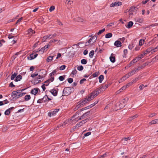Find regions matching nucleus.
<instances>
[{
  "label": "nucleus",
  "mask_w": 158,
  "mask_h": 158,
  "mask_svg": "<svg viewBox=\"0 0 158 158\" xmlns=\"http://www.w3.org/2000/svg\"><path fill=\"white\" fill-rule=\"evenodd\" d=\"M99 82L100 83H101L102 82V81L104 79V76L102 75H101L99 77Z\"/></svg>",
  "instance_id": "nucleus-37"
},
{
  "label": "nucleus",
  "mask_w": 158,
  "mask_h": 158,
  "mask_svg": "<svg viewBox=\"0 0 158 158\" xmlns=\"http://www.w3.org/2000/svg\"><path fill=\"white\" fill-rule=\"evenodd\" d=\"M89 112H87L86 113L84 114L81 117H80V119L81 120L85 118L89 115Z\"/></svg>",
  "instance_id": "nucleus-13"
},
{
  "label": "nucleus",
  "mask_w": 158,
  "mask_h": 158,
  "mask_svg": "<svg viewBox=\"0 0 158 158\" xmlns=\"http://www.w3.org/2000/svg\"><path fill=\"white\" fill-rule=\"evenodd\" d=\"M101 91L100 89H95L92 94H90L89 96H94V98L95 96H97L99 94V92Z\"/></svg>",
  "instance_id": "nucleus-9"
},
{
  "label": "nucleus",
  "mask_w": 158,
  "mask_h": 158,
  "mask_svg": "<svg viewBox=\"0 0 158 158\" xmlns=\"http://www.w3.org/2000/svg\"><path fill=\"white\" fill-rule=\"evenodd\" d=\"M52 35L51 34H49L47 35H45L43 37V40H44V41H43V42H44L45 40L47 39H50L52 38V36H51Z\"/></svg>",
  "instance_id": "nucleus-15"
},
{
  "label": "nucleus",
  "mask_w": 158,
  "mask_h": 158,
  "mask_svg": "<svg viewBox=\"0 0 158 158\" xmlns=\"http://www.w3.org/2000/svg\"><path fill=\"white\" fill-rule=\"evenodd\" d=\"M72 89L69 87L65 88L63 90V95L68 96L69 95L71 92Z\"/></svg>",
  "instance_id": "nucleus-5"
},
{
  "label": "nucleus",
  "mask_w": 158,
  "mask_h": 158,
  "mask_svg": "<svg viewBox=\"0 0 158 158\" xmlns=\"http://www.w3.org/2000/svg\"><path fill=\"white\" fill-rule=\"evenodd\" d=\"M31 98V97L30 95H26L24 97V99L26 101H28Z\"/></svg>",
  "instance_id": "nucleus-36"
},
{
  "label": "nucleus",
  "mask_w": 158,
  "mask_h": 158,
  "mask_svg": "<svg viewBox=\"0 0 158 158\" xmlns=\"http://www.w3.org/2000/svg\"><path fill=\"white\" fill-rule=\"evenodd\" d=\"M38 74V73L35 72L33 73H32L31 75V77H34L36 76H37Z\"/></svg>",
  "instance_id": "nucleus-46"
},
{
  "label": "nucleus",
  "mask_w": 158,
  "mask_h": 158,
  "mask_svg": "<svg viewBox=\"0 0 158 158\" xmlns=\"http://www.w3.org/2000/svg\"><path fill=\"white\" fill-rule=\"evenodd\" d=\"M77 69L79 71L82 70L83 69V67L82 65L79 66L77 67Z\"/></svg>",
  "instance_id": "nucleus-49"
},
{
  "label": "nucleus",
  "mask_w": 158,
  "mask_h": 158,
  "mask_svg": "<svg viewBox=\"0 0 158 158\" xmlns=\"http://www.w3.org/2000/svg\"><path fill=\"white\" fill-rule=\"evenodd\" d=\"M131 139V138L130 137H125V138H123L122 139V141H127L128 140H130V139Z\"/></svg>",
  "instance_id": "nucleus-45"
},
{
  "label": "nucleus",
  "mask_w": 158,
  "mask_h": 158,
  "mask_svg": "<svg viewBox=\"0 0 158 158\" xmlns=\"http://www.w3.org/2000/svg\"><path fill=\"white\" fill-rule=\"evenodd\" d=\"M134 62L132 60L131 61L130 63L127 65L125 68V69H127L130 68L131 65L134 64Z\"/></svg>",
  "instance_id": "nucleus-23"
},
{
  "label": "nucleus",
  "mask_w": 158,
  "mask_h": 158,
  "mask_svg": "<svg viewBox=\"0 0 158 158\" xmlns=\"http://www.w3.org/2000/svg\"><path fill=\"white\" fill-rule=\"evenodd\" d=\"M75 20L79 22H83L84 21V19H83L79 17L76 18Z\"/></svg>",
  "instance_id": "nucleus-35"
},
{
  "label": "nucleus",
  "mask_w": 158,
  "mask_h": 158,
  "mask_svg": "<svg viewBox=\"0 0 158 158\" xmlns=\"http://www.w3.org/2000/svg\"><path fill=\"white\" fill-rule=\"evenodd\" d=\"M45 73L43 75L40 74L36 78L35 80V81L36 83H38L40 81H41L40 79L44 78L45 76Z\"/></svg>",
  "instance_id": "nucleus-11"
},
{
  "label": "nucleus",
  "mask_w": 158,
  "mask_h": 158,
  "mask_svg": "<svg viewBox=\"0 0 158 158\" xmlns=\"http://www.w3.org/2000/svg\"><path fill=\"white\" fill-rule=\"evenodd\" d=\"M156 113H152L150 114L149 116V117H152L155 115H156Z\"/></svg>",
  "instance_id": "nucleus-60"
},
{
  "label": "nucleus",
  "mask_w": 158,
  "mask_h": 158,
  "mask_svg": "<svg viewBox=\"0 0 158 158\" xmlns=\"http://www.w3.org/2000/svg\"><path fill=\"white\" fill-rule=\"evenodd\" d=\"M2 102H3V105L8 103L9 102V101L7 99L3 101Z\"/></svg>",
  "instance_id": "nucleus-64"
},
{
  "label": "nucleus",
  "mask_w": 158,
  "mask_h": 158,
  "mask_svg": "<svg viewBox=\"0 0 158 158\" xmlns=\"http://www.w3.org/2000/svg\"><path fill=\"white\" fill-rule=\"evenodd\" d=\"M112 34L111 33H109L106 34L105 37L106 38H108L111 37L112 36Z\"/></svg>",
  "instance_id": "nucleus-42"
},
{
  "label": "nucleus",
  "mask_w": 158,
  "mask_h": 158,
  "mask_svg": "<svg viewBox=\"0 0 158 158\" xmlns=\"http://www.w3.org/2000/svg\"><path fill=\"white\" fill-rule=\"evenodd\" d=\"M39 91H40V89L38 88H36L32 89L31 92L32 94L35 95L38 93Z\"/></svg>",
  "instance_id": "nucleus-14"
},
{
  "label": "nucleus",
  "mask_w": 158,
  "mask_h": 158,
  "mask_svg": "<svg viewBox=\"0 0 158 158\" xmlns=\"http://www.w3.org/2000/svg\"><path fill=\"white\" fill-rule=\"evenodd\" d=\"M34 33H35V31L32 30L31 28L29 29L28 30L27 33L30 35H31Z\"/></svg>",
  "instance_id": "nucleus-21"
},
{
  "label": "nucleus",
  "mask_w": 158,
  "mask_h": 158,
  "mask_svg": "<svg viewBox=\"0 0 158 158\" xmlns=\"http://www.w3.org/2000/svg\"><path fill=\"white\" fill-rule=\"evenodd\" d=\"M44 97L42 98L39 99L38 100L37 102L38 103H41L43 102H44L45 100H44Z\"/></svg>",
  "instance_id": "nucleus-30"
},
{
  "label": "nucleus",
  "mask_w": 158,
  "mask_h": 158,
  "mask_svg": "<svg viewBox=\"0 0 158 158\" xmlns=\"http://www.w3.org/2000/svg\"><path fill=\"white\" fill-rule=\"evenodd\" d=\"M131 76L129 74V73H128L125 75L121 79V80H122V81H124Z\"/></svg>",
  "instance_id": "nucleus-22"
},
{
  "label": "nucleus",
  "mask_w": 158,
  "mask_h": 158,
  "mask_svg": "<svg viewBox=\"0 0 158 158\" xmlns=\"http://www.w3.org/2000/svg\"><path fill=\"white\" fill-rule=\"evenodd\" d=\"M140 59H139V58L138 57H136L135 59H133L132 60V61L134 62V63L136 62L137 61H138Z\"/></svg>",
  "instance_id": "nucleus-52"
},
{
  "label": "nucleus",
  "mask_w": 158,
  "mask_h": 158,
  "mask_svg": "<svg viewBox=\"0 0 158 158\" xmlns=\"http://www.w3.org/2000/svg\"><path fill=\"white\" fill-rule=\"evenodd\" d=\"M99 74L98 72H96L95 73L93 74L92 76L93 77H97Z\"/></svg>",
  "instance_id": "nucleus-56"
},
{
  "label": "nucleus",
  "mask_w": 158,
  "mask_h": 158,
  "mask_svg": "<svg viewBox=\"0 0 158 158\" xmlns=\"http://www.w3.org/2000/svg\"><path fill=\"white\" fill-rule=\"evenodd\" d=\"M68 123H71V120H70V119L66 120L64 122V125H66Z\"/></svg>",
  "instance_id": "nucleus-34"
},
{
  "label": "nucleus",
  "mask_w": 158,
  "mask_h": 158,
  "mask_svg": "<svg viewBox=\"0 0 158 158\" xmlns=\"http://www.w3.org/2000/svg\"><path fill=\"white\" fill-rule=\"evenodd\" d=\"M122 2H116L111 4L110 5V6L111 7L118 6L122 5Z\"/></svg>",
  "instance_id": "nucleus-6"
},
{
  "label": "nucleus",
  "mask_w": 158,
  "mask_h": 158,
  "mask_svg": "<svg viewBox=\"0 0 158 158\" xmlns=\"http://www.w3.org/2000/svg\"><path fill=\"white\" fill-rule=\"evenodd\" d=\"M97 38V35H95L92 38H90L88 42L85 43V46H88L92 45L94 43L96 42Z\"/></svg>",
  "instance_id": "nucleus-1"
},
{
  "label": "nucleus",
  "mask_w": 158,
  "mask_h": 158,
  "mask_svg": "<svg viewBox=\"0 0 158 158\" xmlns=\"http://www.w3.org/2000/svg\"><path fill=\"white\" fill-rule=\"evenodd\" d=\"M135 20L137 22L140 23H142L143 21V18L139 17L135 18Z\"/></svg>",
  "instance_id": "nucleus-18"
},
{
  "label": "nucleus",
  "mask_w": 158,
  "mask_h": 158,
  "mask_svg": "<svg viewBox=\"0 0 158 158\" xmlns=\"http://www.w3.org/2000/svg\"><path fill=\"white\" fill-rule=\"evenodd\" d=\"M138 116V115L136 114L132 116L131 117L128 118V120L129 121H131L132 119L136 118Z\"/></svg>",
  "instance_id": "nucleus-28"
},
{
  "label": "nucleus",
  "mask_w": 158,
  "mask_h": 158,
  "mask_svg": "<svg viewBox=\"0 0 158 158\" xmlns=\"http://www.w3.org/2000/svg\"><path fill=\"white\" fill-rule=\"evenodd\" d=\"M158 50V45L155 48H153V47H152V53H154L155 52H156Z\"/></svg>",
  "instance_id": "nucleus-43"
},
{
  "label": "nucleus",
  "mask_w": 158,
  "mask_h": 158,
  "mask_svg": "<svg viewBox=\"0 0 158 158\" xmlns=\"http://www.w3.org/2000/svg\"><path fill=\"white\" fill-rule=\"evenodd\" d=\"M57 72V71L55 69L53 70L52 73L50 74V76L53 77V76L55 75V74Z\"/></svg>",
  "instance_id": "nucleus-41"
},
{
  "label": "nucleus",
  "mask_w": 158,
  "mask_h": 158,
  "mask_svg": "<svg viewBox=\"0 0 158 158\" xmlns=\"http://www.w3.org/2000/svg\"><path fill=\"white\" fill-rule=\"evenodd\" d=\"M59 79L60 81H63L64 80V78L63 76H60L59 77Z\"/></svg>",
  "instance_id": "nucleus-61"
},
{
  "label": "nucleus",
  "mask_w": 158,
  "mask_h": 158,
  "mask_svg": "<svg viewBox=\"0 0 158 158\" xmlns=\"http://www.w3.org/2000/svg\"><path fill=\"white\" fill-rule=\"evenodd\" d=\"M10 110L9 109H7L5 112V114L6 115H9L10 113Z\"/></svg>",
  "instance_id": "nucleus-44"
},
{
  "label": "nucleus",
  "mask_w": 158,
  "mask_h": 158,
  "mask_svg": "<svg viewBox=\"0 0 158 158\" xmlns=\"http://www.w3.org/2000/svg\"><path fill=\"white\" fill-rule=\"evenodd\" d=\"M38 54L37 53H32L30 55L27 57V59L29 60H32L38 56Z\"/></svg>",
  "instance_id": "nucleus-12"
},
{
  "label": "nucleus",
  "mask_w": 158,
  "mask_h": 158,
  "mask_svg": "<svg viewBox=\"0 0 158 158\" xmlns=\"http://www.w3.org/2000/svg\"><path fill=\"white\" fill-rule=\"evenodd\" d=\"M87 61L85 59H83L81 60V63L83 64H85L87 63Z\"/></svg>",
  "instance_id": "nucleus-48"
},
{
  "label": "nucleus",
  "mask_w": 158,
  "mask_h": 158,
  "mask_svg": "<svg viewBox=\"0 0 158 158\" xmlns=\"http://www.w3.org/2000/svg\"><path fill=\"white\" fill-rule=\"evenodd\" d=\"M55 6H51L49 8V11L50 12H52L55 9Z\"/></svg>",
  "instance_id": "nucleus-53"
},
{
  "label": "nucleus",
  "mask_w": 158,
  "mask_h": 158,
  "mask_svg": "<svg viewBox=\"0 0 158 158\" xmlns=\"http://www.w3.org/2000/svg\"><path fill=\"white\" fill-rule=\"evenodd\" d=\"M50 92L54 96H56L57 95V91L56 89H52L50 91Z\"/></svg>",
  "instance_id": "nucleus-19"
},
{
  "label": "nucleus",
  "mask_w": 158,
  "mask_h": 158,
  "mask_svg": "<svg viewBox=\"0 0 158 158\" xmlns=\"http://www.w3.org/2000/svg\"><path fill=\"white\" fill-rule=\"evenodd\" d=\"M23 17H21L19 18L16 22V24H17L18 23H19L21 22L22 20H23Z\"/></svg>",
  "instance_id": "nucleus-58"
},
{
  "label": "nucleus",
  "mask_w": 158,
  "mask_h": 158,
  "mask_svg": "<svg viewBox=\"0 0 158 158\" xmlns=\"http://www.w3.org/2000/svg\"><path fill=\"white\" fill-rule=\"evenodd\" d=\"M86 81V79L85 78H83L80 81V84H82L84 82Z\"/></svg>",
  "instance_id": "nucleus-55"
},
{
  "label": "nucleus",
  "mask_w": 158,
  "mask_h": 158,
  "mask_svg": "<svg viewBox=\"0 0 158 158\" xmlns=\"http://www.w3.org/2000/svg\"><path fill=\"white\" fill-rule=\"evenodd\" d=\"M68 81L69 83H71L73 81V79L71 78H70L68 79Z\"/></svg>",
  "instance_id": "nucleus-57"
},
{
  "label": "nucleus",
  "mask_w": 158,
  "mask_h": 158,
  "mask_svg": "<svg viewBox=\"0 0 158 158\" xmlns=\"http://www.w3.org/2000/svg\"><path fill=\"white\" fill-rule=\"evenodd\" d=\"M54 56H49L47 59V61L49 62L53 60Z\"/></svg>",
  "instance_id": "nucleus-33"
},
{
  "label": "nucleus",
  "mask_w": 158,
  "mask_h": 158,
  "mask_svg": "<svg viewBox=\"0 0 158 158\" xmlns=\"http://www.w3.org/2000/svg\"><path fill=\"white\" fill-rule=\"evenodd\" d=\"M76 106L75 108V109L76 110L78 108H80V107H82L83 106L81 104V103L80 101L77 103V104L76 105Z\"/></svg>",
  "instance_id": "nucleus-26"
},
{
  "label": "nucleus",
  "mask_w": 158,
  "mask_h": 158,
  "mask_svg": "<svg viewBox=\"0 0 158 158\" xmlns=\"http://www.w3.org/2000/svg\"><path fill=\"white\" fill-rule=\"evenodd\" d=\"M59 111V109H56L48 113V115L49 116H53L55 115L56 113Z\"/></svg>",
  "instance_id": "nucleus-7"
},
{
  "label": "nucleus",
  "mask_w": 158,
  "mask_h": 158,
  "mask_svg": "<svg viewBox=\"0 0 158 158\" xmlns=\"http://www.w3.org/2000/svg\"><path fill=\"white\" fill-rule=\"evenodd\" d=\"M121 42L119 41H116L115 43H114V45L116 46L117 47H121Z\"/></svg>",
  "instance_id": "nucleus-20"
},
{
  "label": "nucleus",
  "mask_w": 158,
  "mask_h": 158,
  "mask_svg": "<svg viewBox=\"0 0 158 158\" xmlns=\"http://www.w3.org/2000/svg\"><path fill=\"white\" fill-rule=\"evenodd\" d=\"M133 24V22L132 21H130L128 22L127 27L128 28H131Z\"/></svg>",
  "instance_id": "nucleus-31"
},
{
  "label": "nucleus",
  "mask_w": 158,
  "mask_h": 158,
  "mask_svg": "<svg viewBox=\"0 0 158 158\" xmlns=\"http://www.w3.org/2000/svg\"><path fill=\"white\" fill-rule=\"evenodd\" d=\"M144 43V40L140 39L139 42V45L140 46H142Z\"/></svg>",
  "instance_id": "nucleus-29"
},
{
  "label": "nucleus",
  "mask_w": 158,
  "mask_h": 158,
  "mask_svg": "<svg viewBox=\"0 0 158 158\" xmlns=\"http://www.w3.org/2000/svg\"><path fill=\"white\" fill-rule=\"evenodd\" d=\"M44 48H42L40 49L39 50V52L40 53H43L44 51H45Z\"/></svg>",
  "instance_id": "nucleus-54"
},
{
  "label": "nucleus",
  "mask_w": 158,
  "mask_h": 158,
  "mask_svg": "<svg viewBox=\"0 0 158 158\" xmlns=\"http://www.w3.org/2000/svg\"><path fill=\"white\" fill-rule=\"evenodd\" d=\"M24 90V89H22L21 90H18L16 91H14L12 93V96H15V97L16 98H18L19 97H18L17 96L19 94H20V93H21V92L23 91Z\"/></svg>",
  "instance_id": "nucleus-8"
},
{
  "label": "nucleus",
  "mask_w": 158,
  "mask_h": 158,
  "mask_svg": "<svg viewBox=\"0 0 158 158\" xmlns=\"http://www.w3.org/2000/svg\"><path fill=\"white\" fill-rule=\"evenodd\" d=\"M77 73V71L76 69H74V70H73L71 74H73V75H75Z\"/></svg>",
  "instance_id": "nucleus-63"
},
{
  "label": "nucleus",
  "mask_w": 158,
  "mask_h": 158,
  "mask_svg": "<svg viewBox=\"0 0 158 158\" xmlns=\"http://www.w3.org/2000/svg\"><path fill=\"white\" fill-rule=\"evenodd\" d=\"M90 119L89 118H87L85 120L81 121V122L77 123L76 125V127H79L82 126L83 124H85L87 120H89Z\"/></svg>",
  "instance_id": "nucleus-10"
},
{
  "label": "nucleus",
  "mask_w": 158,
  "mask_h": 158,
  "mask_svg": "<svg viewBox=\"0 0 158 158\" xmlns=\"http://www.w3.org/2000/svg\"><path fill=\"white\" fill-rule=\"evenodd\" d=\"M22 77L20 75H19L16 76V78L15 80V81H20Z\"/></svg>",
  "instance_id": "nucleus-25"
},
{
  "label": "nucleus",
  "mask_w": 158,
  "mask_h": 158,
  "mask_svg": "<svg viewBox=\"0 0 158 158\" xmlns=\"http://www.w3.org/2000/svg\"><path fill=\"white\" fill-rule=\"evenodd\" d=\"M91 134V132H89L86 133H85L84 134V135L85 136H87L89 135H90Z\"/></svg>",
  "instance_id": "nucleus-62"
},
{
  "label": "nucleus",
  "mask_w": 158,
  "mask_h": 158,
  "mask_svg": "<svg viewBox=\"0 0 158 158\" xmlns=\"http://www.w3.org/2000/svg\"><path fill=\"white\" fill-rule=\"evenodd\" d=\"M81 120L80 119V117L79 116V113L77 112L70 119V120H71V123H75L78 120Z\"/></svg>",
  "instance_id": "nucleus-3"
},
{
  "label": "nucleus",
  "mask_w": 158,
  "mask_h": 158,
  "mask_svg": "<svg viewBox=\"0 0 158 158\" xmlns=\"http://www.w3.org/2000/svg\"><path fill=\"white\" fill-rule=\"evenodd\" d=\"M113 54L112 53L110 57V61L112 63H114L115 61V58L113 56Z\"/></svg>",
  "instance_id": "nucleus-17"
},
{
  "label": "nucleus",
  "mask_w": 158,
  "mask_h": 158,
  "mask_svg": "<svg viewBox=\"0 0 158 158\" xmlns=\"http://www.w3.org/2000/svg\"><path fill=\"white\" fill-rule=\"evenodd\" d=\"M94 54V51L93 50L91 51L89 54V56L90 58H92L93 57V56Z\"/></svg>",
  "instance_id": "nucleus-40"
},
{
  "label": "nucleus",
  "mask_w": 158,
  "mask_h": 158,
  "mask_svg": "<svg viewBox=\"0 0 158 158\" xmlns=\"http://www.w3.org/2000/svg\"><path fill=\"white\" fill-rule=\"evenodd\" d=\"M66 67V66L65 65H63L61 66L60 67V70H62L64 69Z\"/></svg>",
  "instance_id": "nucleus-59"
},
{
  "label": "nucleus",
  "mask_w": 158,
  "mask_h": 158,
  "mask_svg": "<svg viewBox=\"0 0 158 158\" xmlns=\"http://www.w3.org/2000/svg\"><path fill=\"white\" fill-rule=\"evenodd\" d=\"M147 85H144L143 84H141L139 86V88L141 90H142L143 89V87H147Z\"/></svg>",
  "instance_id": "nucleus-51"
},
{
  "label": "nucleus",
  "mask_w": 158,
  "mask_h": 158,
  "mask_svg": "<svg viewBox=\"0 0 158 158\" xmlns=\"http://www.w3.org/2000/svg\"><path fill=\"white\" fill-rule=\"evenodd\" d=\"M128 100V98H126L123 99L122 102L123 103V104L122 103H120L119 102L117 103L116 105V106L118 108L116 110L120 109L123 108L125 106L124 105L125 103H126Z\"/></svg>",
  "instance_id": "nucleus-2"
},
{
  "label": "nucleus",
  "mask_w": 158,
  "mask_h": 158,
  "mask_svg": "<svg viewBox=\"0 0 158 158\" xmlns=\"http://www.w3.org/2000/svg\"><path fill=\"white\" fill-rule=\"evenodd\" d=\"M152 47H150L148 49H147L146 50V53H149L150 52H151V53H152Z\"/></svg>",
  "instance_id": "nucleus-27"
},
{
  "label": "nucleus",
  "mask_w": 158,
  "mask_h": 158,
  "mask_svg": "<svg viewBox=\"0 0 158 158\" xmlns=\"http://www.w3.org/2000/svg\"><path fill=\"white\" fill-rule=\"evenodd\" d=\"M158 123V119H155L154 120L152 121L149 123L148 124L149 126H151L152 124Z\"/></svg>",
  "instance_id": "nucleus-16"
},
{
  "label": "nucleus",
  "mask_w": 158,
  "mask_h": 158,
  "mask_svg": "<svg viewBox=\"0 0 158 158\" xmlns=\"http://www.w3.org/2000/svg\"><path fill=\"white\" fill-rule=\"evenodd\" d=\"M147 53H145V52H144L143 54L139 55L138 57L139 58V59L140 60Z\"/></svg>",
  "instance_id": "nucleus-32"
},
{
  "label": "nucleus",
  "mask_w": 158,
  "mask_h": 158,
  "mask_svg": "<svg viewBox=\"0 0 158 158\" xmlns=\"http://www.w3.org/2000/svg\"><path fill=\"white\" fill-rule=\"evenodd\" d=\"M50 78H49L47 81L48 82H51L53 81L54 80V77H53L50 76Z\"/></svg>",
  "instance_id": "nucleus-47"
},
{
  "label": "nucleus",
  "mask_w": 158,
  "mask_h": 158,
  "mask_svg": "<svg viewBox=\"0 0 158 158\" xmlns=\"http://www.w3.org/2000/svg\"><path fill=\"white\" fill-rule=\"evenodd\" d=\"M135 45V44L132 42L129 45V48L131 50L132 49Z\"/></svg>",
  "instance_id": "nucleus-24"
},
{
  "label": "nucleus",
  "mask_w": 158,
  "mask_h": 158,
  "mask_svg": "<svg viewBox=\"0 0 158 158\" xmlns=\"http://www.w3.org/2000/svg\"><path fill=\"white\" fill-rule=\"evenodd\" d=\"M105 31V29L104 28L102 30H99V31L97 33L98 35H99L101 34L102 32H104Z\"/></svg>",
  "instance_id": "nucleus-50"
},
{
  "label": "nucleus",
  "mask_w": 158,
  "mask_h": 158,
  "mask_svg": "<svg viewBox=\"0 0 158 158\" xmlns=\"http://www.w3.org/2000/svg\"><path fill=\"white\" fill-rule=\"evenodd\" d=\"M94 98V96H89L88 97L80 101V102L82 106Z\"/></svg>",
  "instance_id": "nucleus-4"
},
{
  "label": "nucleus",
  "mask_w": 158,
  "mask_h": 158,
  "mask_svg": "<svg viewBox=\"0 0 158 158\" xmlns=\"http://www.w3.org/2000/svg\"><path fill=\"white\" fill-rule=\"evenodd\" d=\"M17 75V73H14L13 74H12L11 77V80H14L15 78L16 77Z\"/></svg>",
  "instance_id": "nucleus-38"
},
{
  "label": "nucleus",
  "mask_w": 158,
  "mask_h": 158,
  "mask_svg": "<svg viewBox=\"0 0 158 158\" xmlns=\"http://www.w3.org/2000/svg\"><path fill=\"white\" fill-rule=\"evenodd\" d=\"M65 2L68 4L71 5L73 3L72 0H65Z\"/></svg>",
  "instance_id": "nucleus-39"
}]
</instances>
